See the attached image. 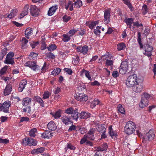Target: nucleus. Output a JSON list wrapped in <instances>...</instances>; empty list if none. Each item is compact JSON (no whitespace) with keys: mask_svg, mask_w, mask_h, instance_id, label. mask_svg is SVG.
I'll use <instances>...</instances> for the list:
<instances>
[{"mask_svg":"<svg viewBox=\"0 0 156 156\" xmlns=\"http://www.w3.org/2000/svg\"><path fill=\"white\" fill-rule=\"evenodd\" d=\"M136 125L131 121H129L126 122L124 127V131L125 133L129 135L133 134L135 131Z\"/></svg>","mask_w":156,"mask_h":156,"instance_id":"nucleus-1","label":"nucleus"},{"mask_svg":"<svg viewBox=\"0 0 156 156\" xmlns=\"http://www.w3.org/2000/svg\"><path fill=\"white\" fill-rule=\"evenodd\" d=\"M137 79L136 75L133 74L129 76L126 81V86L129 87H133L138 81Z\"/></svg>","mask_w":156,"mask_h":156,"instance_id":"nucleus-2","label":"nucleus"},{"mask_svg":"<svg viewBox=\"0 0 156 156\" xmlns=\"http://www.w3.org/2000/svg\"><path fill=\"white\" fill-rule=\"evenodd\" d=\"M136 132L137 134L140 137H142L146 140L150 141L152 140L155 136V134L153 130H150L144 136H143L138 131H136Z\"/></svg>","mask_w":156,"mask_h":156,"instance_id":"nucleus-3","label":"nucleus"},{"mask_svg":"<svg viewBox=\"0 0 156 156\" xmlns=\"http://www.w3.org/2000/svg\"><path fill=\"white\" fill-rule=\"evenodd\" d=\"M14 53L12 52H9L6 55L4 61L5 63L7 64L12 65L14 63V59L13 58Z\"/></svg>","mask_w":156,"mask_h":156,"instance_id":"nucleus-4","label":"nucleus"},{"mask_svg":"<svg viewBox=\"0 0 156 156\" xmlns=\"http://www.w3.org/2000/svg\"><path fill=\"white\" fill-rule=\"evenodd\" d=\"M133 90L136 93H140L142 91L143 88V80L140 82L138 81L133 87Z\"/></svg>","mask_w":156,"mask_h":156,"instance_id":"nucleus-5","label":"nucleus"},{"mask_svg":"<svg viewBox=\"0 0 156 156\" xmlns=\"http://www.w3.org/2000/svg\"><path fill=\"white\" fill-rule=\"evenodd\" d=\"M24 66L26 67H29L32 70L35 71L38 70L39 69L38 66L36 65L35 61L27 62L25 63Z\"/></svg>","mask_w":156,"mask_h":156,"instance_id":"nucleus-6","label":"nucleus"},{"mask_svg":"<svg viewBox=\"0 0 156 156\" xmlns=\"http://www.w3.org/2000/svg\"><path fill=\"white\" fill-rule=\"evenodd\" d=\"M76 99L77 101L82 102L86 101L88 99V97L87 95L83 93H78L76 94L75 96Z\"/></svg>","mask_w":156,"mask_h":156,"instance_id":"nucleus-7","label":"nucleus"},{"mask_svg":"<svg viewBox=\"0 0 156 156\" xmlns=\"http://www.w3.org/2000/svg\"><path fill=\"white\" fill-rule=\"evenodd\" d=\"M128 63L126 61L122 62L120 67L119 73L122 74H125L127 72L128 68Z\"/></svg>","mask_w":156,"mask_h":156,"instance_id":"nucleus-8","label":"nucleus"},{"mask_svg":"<svg viewBox=\"0 0 156 156\" xmlns=\"http://www.w3.org/2000/svg\"><path fill=\"white\" fill-rule=\"evenodd\" d=\"M145 52L144 53V55L147 56L149 58V59H151L150 57L152 55V51L153 49L152 47L149 44H146L144 46Z\"/></svg>","mask_w":156,"mask_h":156,"instance_id":"nucleus-9","label":"nucleus"},{"mask_svg":"<svg viewBox=\"0 0 156 156\" xmlns=\"http://www.w3.org/2000/svg\"><path fill=\"white\" fill-rule=\"evenodd\" d=\"M11 105V102L10 101H5L2 104L1 111L5 113H9V108L10 107Z\"/></svg>","mask_w":156,"mask_h":156,"instance_id":"nucleus-10","label":"nucleus"},{"mask_svg":"<svg viewBox=\"0 0 156 156\" xmlns=\"http://www.w3.org/2000/svg\"><path fill=\"white\" fill-rule=\"evenodd\" d=\"M30 12L32 16H36L39 14L40 10L35 5H31L30 7Z\"/></svg>","mask_w":156,"mask_h":156,"instance_id":"nucleus-11","label":"nucleus"},{"mask_svg":"<svg viewBox=\"0 0 156 156\" xmlns=\"http://www.w3.org/2000/svg\"><path fill=\"white\" fill-rule=\"evenodd\" d=\"M76 49L77 52H80L84 55H85L88 51V47L87 45H84L83 47L79 46L76 48Z\"/></svg>","mask_w":156,"mask_h":156,"instance_id":"nucleus-12","label":"nucleus"},{"mask_svg":"<svg viewBox=\"0 0 156 156\" xmlns=\"http://www.w3.org/2000/svg\"><path fill=\"white\" fill-rule=\"evenodd\" d=\"M110 11L108 9H106L104 11V22L106 23H108L110 20Z\"/></svg>","mask_w":156,"mask_h":156,"instance_id":"nucleus-13","label":"nucleus"},{"mask_svg":"<svg viewBox=\"0 0 156 156\" xmlns=\"http://www.w3.org/2000/svg\"><path fill=\"white\" fill-rule=\"evenodd\" d=\"M61 120L63 123L65 125H68L73 123L70 117L66 115L63 116L61 118Z\"/></svg>","mask_w":156,"mask_h":156,"instance_id":"nucleus-14","label":"nucleus"},{"mask_svg":"<svg viewBox=\"0 0 156 156\" xmlns=\"http://www.w3.org/2000/svg\"><path fill=\"white\" fill-rule=\"evenodd\" d=\"M29 7V6L28 4H27L25 5L22 12L20 13V16H19V18L21 19L27 14Z\"/></svg>","mask_w":156,"mask_h":156,"instance_id":"nucleus-15","label":"nucleus"},{"mask_svg":"<svg viewBox=\"0 0 156 156\" xmlns=\"http://www.w3.org/2000/svg\"><path fill=\"white\" fill-rule=\"evenodd\" d=\"M12 90V86L10 84H7L5 89L4 90L3 94L5 96H6L9 95Z\"/></svg>","mask_w":156,"mask_h":156,"instance_id":"nucleus-16","label":"nucleus"},{"mask_svg":"<svg viewBox=\"0 0 156 156\" xmlns=\"http://www.w3.org/2000/svg\"><path fill=\"white\" fill-rule=\"evenodd\" d=\"M94 129H91L88 133L85 136H87V138L91 140H94Z\"/></svg>","mask_w":156,"mask_h":156,"instance_id":"nucleus-17","label":"nucleus"},{"mask_svg":"<svg viewBox=\"0 0 156 156\" xmlns=\"http://www.w3.org/2000/svg\"><path fill=\"white\" fill-rule=\"evenodd\" d=\"M84 74H85L86 77L88 80L90 81L92 80V79L90 76V72L88 71L83 69L80 72V76H83Z\"/></svg>","mask_w":156,"mask_h":156,"instance_id":"nucleus-18","label":"nucleus"},{"mask_svg":"<svg viewBox=\"0 0 156 156\" xmlns=\"http://www.w3.org/2000/svg\"><path fill=\"white\" fill-rule=\"evenodd\" d=\"M58 9L57 6L54 5L51 7L48 11V15L49 16H51L53 15Z\"/></svg>","mask_w":156,"mask_h":156,"instance_id":"nucleus-19","label":"nucleus"},{"mask_svg":"<svg viewBox=\"0 0 156 156\" xmlns=\"http://www.w3.org/2000/svg\"><path fill=\"white\" fill-rule=\"evenodd\" d=\"M27 84V81L25 80H22L20 82L19 87L18 88V90L20 92H22L25 88L26 85Z\"/></svg>","mask_w":156,"mask_h":156,"instance_id":"nucleus-20","label":"nucleus"},{"mask_svg":"<svg viewBox=\"0 0 156 156\" xmlns=\"http://www.w3.org/2000/svg\"><path fill=\"white\" fill-rule=\"evenodd\" d=\"M108 133L112 138L115 137L117 136L116 132L114 131L112 128V126L110 125L108 127Z\"/></svg>","mask_w":156,"mask_h":156,"instance_id":"nucleus-21","label":"nucleus"},{"mask_svg":"<svg viewBox=\"0 0 156 156\" xmlns=\"http://www.w3.org/2000/svg\"><path fill=\"white\" fill-rule=\"evenodd\" d=\"M47 127L49 130L54 131L57 128L55 123L52 121H51L47 125Z\"/></svg>","mask_w":156,"mask_h":156,"instance_id":"nucleus-22","label":"nucleus"},{"mask_svg":"<svg viewBox=\"0 0 156 156\" xmlns=\"http://www.w3.org/2000/svg\"><path fill=\"white\" fill-rule=\"evenodd\" d=\"M33 100L39 103L40 105L43 107L44 106V103L42 98L39 96H35L33 98Z\"/></svg>","mask_w":156,"mask_h":156,"instance_id":"nucleus-23","label":"nucleus"},{"mask_svg":"<svg viewBox=\"0 0 156 156\" xmlns=\"http://www.w3.org/2000/svg\"><path fill=\"white\" fill-rule=\"evenodd\" d=\"M31 102V99L29 97H26L22 100V105L23 106H27L30 104Z\"/></svg>","mask_w":156,"mask_h":156,"instance_id":"nucleus-24","label":"nucleus"},{"mask_svg":"<svg viewBox=\"0 0 156 156\" xmlns=\"http://www.w3.org/2000/svg\"><path fill=\"white\" fill-rule=\"evenodd\" d=\"M73 2L71 1H69L66 4L65 8L66 9H68L69 8L70 11H72L73 10Z\"/></svg>","mask_w":156,"mask_h":156,"instance_id":"nucleus-25","label":"nucleus"},{"mask_svg":"<svg viewBox=\"0 0 156 156\" xmlns=\"http://www.w3.org/2000/svg\"><path fill=\"white\" fill-rule=\"evenodd\" d=\"M96 128L99 132L105 133L106 132V128L101 124H99L97 125Z\"/></svg>","mask_w":156,"mask_h":156,"instance_id":"nucleus-26","label":"nucleus"},{"mask_svg":"<svg viewBox=\"0 0 156 156\" xmlns=\"http://www.w3.org/2000/svg\"><path fill=\"white\" fill-rule=\"evenodd\" d=\"M44 151V148L43 147H41L32 150L31 153L33 154H38L42 153Z\"/></svg>","mask_w":156,"mask_h":156,"instance_id":"nucleus-27","label":"nucleus"},{"mask_svg":"<svg viewBox=\"0 0 156 156\" xmlns=\"http://www.w3.org/2000/svg\"><path fill=\"white\" fill-rule=\"evenodd\" d=\"M90 114L88 112H82L80 114V117L81 119H87L90 117Z\"/></svg>","mask_w":156,"mask_h":156,"instance_id":"nucleus-28","label":"nucleus"},{"mask_svg":"<svg viewBox=\"0 0 156 156\" xmlns=\"http://www.w3.org/2000/svg\"><path fill=\"white\" fill-rule=\"evenodd\" d=\"M22 47L23 49L26 48L27 47V43H28V41L26 39L25 37H23L22 38Z\"/></svg>","mask_w":156,"mask_h":156,"instance_id":"nucleus-29","label":"nucleus"},{"mask_svg":"<svg viewBox=\"0 0 156 156\" xmlns=\"http://www.w3.org/2000/svg\"><path fill=\"white\" fill-rule=\"evenodd\" d=\"M33 30L32 28H27L25 31V35L27 38H29V36L33 34Z\"/></svg>","mask_w":156,"mask_h":156,"instance_id":"nucleus-30","label":"nucleus"},{"mask_svg":"<svg viewBox=\"0 0 156 156\" xmlns=\"http://www.w3.org/2000/svg\"><path fill=\"white\" fill-rule=\"evenodd\" d=\"M71 116L73 119L77 121L79 118L78 112L77 109H75L72 114H71Z\"/></svg>","mask_w":156,"mask_h":156,"instance_id":"nucleus-31","label":"nucleus"},{"mask_svg":"<svg viewBox=\"0 0 156 156\" xmlns=\"http://www.w3.org/2000/svg\"><path fill=\"white\" fill-rule=\"evenodd\" d=\"M42 136L44 138H50L52 136V133L49 131H46L42 134Z\"/></svg>","mask_w":156,"mask_h":156,"instance_id":"nucleus-32","label":"nucleus"},{"mask_svg":"<svg viewBox=\"0 0 156 156\" xmlns=\"http://www.w3.org/2000/svg\"><path fill=\"white\" fill-rule=\"evenodd\" d=\"M133 21V19L131 18H126L124 20V22L126 23L128 26H129V27H131V26Z\"/></svg>","mask_w":156,"mask_h":156,"instance_id":"nucleus-33","label":"nucleus"},{"mask_svg":"<svg viewBox=\"0 0 156 156\" xmlns=\"http://www.w3.org/2000/svg\"><path fill=\"white\" fill-rule=\"evenodd\" d=\"M148 103V101H145L143 99H141V101L139 104L140 107L141 108H144L147 106Z\"/></svg>","mask_w":156,"mask_h":156,"instance_id":"nucleus-34","label":"nucleus"},{"mask_svg":"<svg viewBox=\"0 0 156 156\" xmlns=\"http://www.w3.org/2000/svg\"><path fill=\"white\" fill-rule=\"evenodd\" d=\"M37 144V141L31 138H28V145L36 146Z\"/></svg>","mask_w":156,"mask_h":156,"instance_id":"nucleus-35","label":"nucleus"},{"mask_svg":"<svg viewBox=\"0 0 156 156\" xmlns=\"http://www.w3.org/2000/svg\"><path fill=\"white\" fill-rule=\"evenodd\" d=\"M7 48H4L0 52V60H2L5 55L7 53Z\"/></svg>","mask_w":156,"mask_h":156,"instance_id":"nucleus-36","label":"nucleus"},{"mask_svg":"<svg viewBox=\"0 0 156 156\" xmlns=\"http://www.w3.org/2000/svg\"><path fill=\"white\" fill-rule=\"evenodd\" d=\"M51 92L48 91H46L44 92V94L42 95V98L44 99H48L51 95Z\"/></svg>","mask_w":156,"mask_h":156,"instance_id":"nucleus-37","label":"nucleus"},{"mask_svg":"<svg viewBox=\"0 0 156 156\" xmlns=\"http://www.w3.org/2000/svg\"><path fill=\"white\" fill-rule=\"evenodd\" d=\"M124 3L126 5L131 11L133 10V8L130 2V1L129 0H122Z\"/></svg>","mask_w":156,"mask_h":156,"instance_id":"nucleus-38","label":"nucleus"},{"mask_svg":"<svg viewBox=\"0 0 156 156\" xmlns=\"http://www.w3.org/2000/svg\"><path fill=\"white\" fill-rule=\"evenodd\" d=\"M63 38L62 41L64 42H67L69 41L70 39V36L67 34L63 35Z\"/></svg>","mask_w":156,"mask_h":156,"instance_id":"nucleus-39","label":"nucleus"},{"mask_svg":"<svg viewBox=\"0 0 156 156\" xmlns=\"http://www.w3.org/2000/svg\"><path fill=\"white\" fill-rule=\"evenodd\" d=\"M61 71V69L59 68H56L54 69L51 72L52 75L56 76Z\"/></svg>","mask_w":156,"mask_h":156,"instance_id":"nucleus-40","label":"nucleus"},{"mask_svg":"<svg viewBox=\"0 0 156 156\" xmlns=\"http://www.w3.org/2000/svg\"><path fill=\"white\" fill-rule=\"evenodd\" d=\"M117 108L118 111L121 113L122 114L125 113V112L124 108L121 105H119Z\"/></svg>","mask_w":156,"mask_h":156,"instance_id":"nucleus-41","label":"nucleus"},{"mask_svg":"<svg viewBox=\"0 0 156 156\" xmlns=\"http://www.w3.org/2000/svg\"><path fill=\"white\" fill-rule=\"evenodd\" d=\"M57 48L56 45L55 44H51L47 47V48L49 51H53Z\"/></svg>","mask_w":156,"mask_h":156,"instance_id":"nucleus-42","label":"nucleus"},{"mask_svg":"<svg viewBox=\"0 0 156 156\" xmlns=\"http://www.w3.org/2000/svg\"><path fill=\"white\" fill-rule=\"evenodd\" d=\"M125 48V44L123 43H121L117 44V49L119 51L124 49Z\"/></svg>","mask_w":156,"mask_h":156,"instance_id":"nucleus-43","label":"nucleus"},{"mask_svg":"<svg viewBox=\"0 0 156 156\" xmlns=\"http://www.w3.org/2000/svg\"><path fill=\"white\" fill-rule=\"evenodd\" d=\"M100 103V101L97 99H94L91 103L90 107L92 108H94L96 105Z\"/></svg>","mask_w":156,"mask_h":156,"instance_id":"nucleus-44","label":"nucleus"},{"mask_svg":"<svg viewBox=\"0 0 156 156\" xmlns=\"http://www.w3.org/2000/svg\"><path fill=\"white\" fill-rule=\"evenodd\" d=\"M38 54L35 52H31L30 53L29 56V59H35L37 58Z\"/></svg>","mask_w":156,"mask_h":156,"instance_id":"nucleus-45","label":"nucleus"},{"mask_svg":"<svg viewBox=\"0 0 156 156\" xmlns=\"http://www.w3.org/2000/svg\"><path fill=\"white\" fill-rule=\"evenodd\" d=\"M151 96L147 93H144L142 97V99L144 100L148 101V100L150 98Z\"/></svg>","mask_w":156,"mask_h":156,"instance_id":"nucleus-46","label":"nucleus"},{"mask_svg":"<svg viewBox=\"0 0 156 156\" xmlns=\"http://www.w3.org/2000/svg\"><path fill=\"white\" fill-rule=\"evenodd\" d=\"M138 37L137 39L138 42L140 46V48H143V45L141 43V34L140 32H139L138 34Z\"/></svg>","mask_w":156,"mask_h":156,"instance_id":"nucleus-47","label":"nucleus"},{"mask_svg":"<svg viewBox=\"0 0 156 156\" xmlns=\"http://www.w3.org/2000/svg\"><path fill=\"white\" fill-rule=\"evenodd\" d=\"M75 110L73 108L70 107L65 110V113L67 114L71 115Z\"/></svg>","mask_w":156,"mask_h":156,"instance_id":"nucleus-48","label":"nucleus"},{"mask_svg":"<svg viewBox=\"0 0 156 156\" xmlns=\"http://www.w3.org/2000/svg\"><path fill=\"white\" fill-rule=\"evenodd\" d=\"M16 10H13L11 11L10 13L8 15V17L9 18L11 19L16 15Z\"/></svg>","mask_w":156,"mask_h":156,"instance_id":"nucleus-49","label":"nucleus"},{"mask_svg":"<svg viewBox=\"0 0 156 156\" xmlns=\"http://www.w3.org/2000/svg\"><path fill=\"white\" fill-rule=\"evenodd\" d=\"M61 110H59L56 112L53 115V116L55 119H58L61 116Z\"/></svg>","mask_w":156,"mask_h":156,"instance_id":"nucleus-50","label":"nucleus"},{"mask_svg":"<svg viewBox=\"0 0 156 156\" xmlns=\"http://www.w3.org/2000/svg\"><path fill=\"white\" fill-rule=\"evenodd\" d=\"M98 23V21H95L91 22L90 24L89 25V27L91 29H92Z\"/></svg>","mask_w":156,"mask_h":156,"instance_id":"nucleus-51","label":"nucleus"},{"mask_svg":"<svg viewBox=\"0 0 156 156\" xmlns=\"http://www.w3.org/2000/svg\"><path fill=\"white\" fill-rule=\"evenodd\" d=\"M82 5V2L80 0L76 1L75 3V6L77 8H80Z\"/></svg>","mask_w":156,"mask_h":156,"instance_id":"nucleus-52","label":"nucleus"},{"mask_svg":"<svg viewBox=\"0 0 156 156\" xmlns=\"http://www.w3.org/2000/svg\"><path fill=\"white\" fill-rule=\"evenodd\" d=\"M36 129L34 128L31 129L30 131V135L31 136L34 137L35 136V133L37 132Z\"/></svg>","mask_w":156,"mask_h":156,"instance_id":"nucleus-53","label":"nucleus"},{"mask_svg":"<svg viewBox=\"0 0 156 156\" xmlns=\"http://www.w3.org/2000/svg\"><path fill=\"white\" fill-rule=\"evenodd\" d=\"M8 68V66H5L1 69L0 71V76L3 75L5 73Z\"/></svg>","mask_w":156,"mask_h":156,"instance_id":"nucleus-54","label":"nucleus"},{"mask_svg":"<svg viewBox=\"0 0 156 156\" xmlns=\"http://www.w3.org/2000/svg\"><path fill=\"white\" fill-rule=\"evenodd\" d=\"M77 30H74L73 29H72L69 30L67 34L70 36V37H71L74 35L75 33L77 32Z\"/></svg>","mask_w":156,"mask_h":156,"instance_id":"nucleus-55","label":"nucleus"},{"mask_svg":"<svg viewBox=\"0 0 156 156\" xmlns=\"http://www.w3.org/2000/svg\"><path fill=\"white\" fill-rule=\"evenodd\" d=\"M46 56L48 58L54 59L55 58V55L51 52H49L46 54Z\"/></svg>","mask_w":156,"mask_h":156,"instance_id":"nucleus-56","label":"nucleus"},{"mask_svg":"<svg viewBox=\"0 0 156 156\" xmlns=\"http://www.w3.org/2000/svg\"><path fill=\"white\" fill-rule=\"evenodd\" d=\"M30 44L32 48H34L39 44V42L38 41H31L30 42Z\"/></svg>","mask_w":156,"mask_h":156,"instance_id":"nucleus-57","label":"nucleus"},{"mask_svg":"<svg viewBox=\"0 0 156 156\" xmlns=\"http://www.w3.org/2000/svg\"><path fill=\"white\" fill-rule=\"evenodd\" d=\"M71 19V17L70 16L65 15L62 17V20L64 22H67L69 20Z\"/></svg>","mask_w":156,"mask_h":156,"instance_id":"nucleus-58","label":"nucleus"},{"mask_svg":"<svg viewBox=\"0 0 156 156\" xmlns=\"http://www.w3.org/2000/svg\"><path fill=\"white\" fill-rule=\"evenodd\" d=\"M142 10L144 14H145L148 12V8L146 5H144L142 7Z\"/></svg>","mask_w":156,"mask_h":156,"instance_id":"nucleus-59","label":"nucleus"},{"mask_svg":"<svg viewBox=\"0 0 156 156\" xmlns=\"http://www.w3.org/2000/svg\"><path fill=\"white\" fill-rule=\"evenodd\" d=\"M113 61L112 60H110L107 59L106 62V65L108 66H112L113 65Z\"/></svg>","mask_w":156,"mask_h":156,"instance_id":"nucleus-60","label":"nucleus"},{"mask_svg":"<svg viewBox=\"0 0 156 156\" xmlns=\"http://www.w3.org/2000/svg\"><path fill=\"white\" fill-rule=\"evenodd\" d=\"M75 148V147L73 146L71 144H68L67 147L65 148V150L66 151V152L68 149V148L72 150H74Z\"/></svg>","mask_w":156,"mask_h":156,"instance_id":"nucleus-61","label":"nucleus"},{"mask_svg":"<svg viewBox=\"0 0 156 156\" xmlns=\"http://www.w3.org/2000/svg\"><path fill=\"white\" fill-rule=\"evenodd\" d=\"M87 136L84 135L83 138H82L80 140V144H83L85 142L86 143V141H87Z\"/></svg>","mask_w":156,"mask_h":156,"instance_id":"nucleus-62","label":"nucleus"},{"mask_svg":"<svg viewBox=\"0 0 156 156\" xmlns=\"http://www.w3.org/2000/svg\"><path fill=\"white\" fill-rule=\"evenodd\" d=\"M61 91V89L58 87H56L53 90V92L55 94H57Z\"/></svg>","mask_w":156,"mask_h":156,"instance_id":"nucleus-63","label":"nucleus"},{"mask_svg":"<svg viewBox=\"0 0 156 156\" xmlns=\"http://www.w3.org/2000/svg\"><path fill=\"white\" fill-rule=\"evenodd\" d=\"M23 112L29 113H30L31 111V108L30 106H28L23 109Z\"/></svg>","mask_w":156,"mask_h":156,"instance_id":"nucleus-64","label":"nucleus"}]
</instances>
